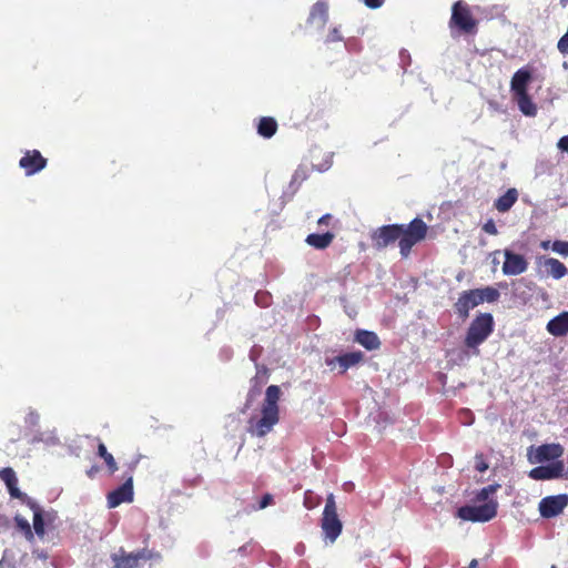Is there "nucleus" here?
Listing matches in <instances>:
<instances>
[{
	"label": "nucleus",
	"instance_id": "obj_33",
	"mask_svg": "<svg viewBox=\"0 0 568 568\" xmlns=\"http://www.w3.org/2000/svg\"><path fill=\"white\" fill-rule=\"evenodd\" d=\"M483 230H484V232H486L487 234H490V235H497L498 234V230L496 227V224H495L494 220H491V219H489L483 225Z\"/></svg>",
	"mask_w": 568,
	"mask_h": 568
},
{
	"label": "nucleus",
	"instance_id": "obj_43",
	"mask_svg": "<svg viewBox=\"0 0 568 568\" xmlns=\"http://www.w3.org/2000/svg\"><path fill=\"white\" fill-rule=\"evenodd\" d=\"M460 418H462V420H463V419H466V420H468V419H467V416H463V417H460Z\"/></svg>",
	"mask_w": 568,
	"mask_h": 568
},
{
	"label": "nucleus",
	"instance_id": "obj_4",
	"mask_svg": "<svg viewBox=\"0 0 568 568\" xmlns=\"http://www.w3.org/2000/svg\"><path fill=\"white\" fill-rule=\"evenodd\" d=\"M494 317L490 313L478 314L469 324L464 343L473 349L475 355L479 354L478 346L483 344L494 331Z\"/></svg>",
	"mask_w": 568,
	"mask_h": 568
},
{
	"label": "nucleus",
	"instance_id": "obj_44",
	"mask_svg": "<svg viewBox=\"0 0 568 568\" xmlns=\"http://www.w3.org/2000/svg\"><path fill=\"white\" fill-rule=\"evenodd\" d=\"M551 568H557V567L554 565V566H551Z\"/></svg>",
	"mask_w": 568,
	"mask_h": 568
},
{
	"label": "nucleus",
	"instance_id": "obj_42",
	"mask_svg": "<svg viewBox=\"0 0 568 568\" xmlns=\"http://www.w3.org/2000/svg\"><path fill=\"white\" fill-rule=\"evenodd\" d=\"M136 464H138V462H134V463L130 466L131 470H133V469H134V467L136 466Z\"/></svg>",
	"mask_w": 568,
	"mask_h": 568
},
{
	"label": "nucleus",
	"instance_id": "obj_1",
	"mask_svg": "<svg viewBox=\"0 0 568 568\" xmlns=\"http://www.w3.org/2000/svg\"><path fill=\"white\" fill-rule=\"evenodd\" d=\"M427 231V224L422 219L415 217L408 224H387L377 227L372 232L371 240L378 251L398 241L399 253L406 258L413 246L426 237Z\"/></svg>",
	"mask_w": 568,
	"mask_h": 568
},
{
	"label": "nucleus",
	"instance_id": "obj_24",
	"mask_svg": "<svg viewBox=\"0 0 568 568\" xmlns=\"http://www.w3.org/2000/svg\"><path fill=\"white\" fill-rule=\"evenodd\" d=\"M513 98L523 114L526 116H535L537 114V105L534 103L528 92L513 95Z\"/></svg>",
	"mask_w": 568,
	"mask_h": 568
},
{
	"label": "nucleus",
	"instance_id": "obj_30",
	"mask_svg": "<svg viewBox=\"0 0 568 568\" xmlns=\"http://www.w3.org/2000/svg\"><path fill=\"white\" fill-rule=\"evenodd\" d=\"M551 250L562 256H568V242L557 240L551 244Z\"/></svg>",
	"mask_w": 568,
	"mask_h": 568
},
{
	"label": "nucleus",
	"instance_id": "obj_40",
	"mask_svg": "<svg viewBox=\"0 0 568 568\" xmlns=\"http://www.w3.org/2000/svg\"><path fill=\"white\" fill-rule=\"evenodd\" d=\"M99 468L97 466H92L90 469L87 470V475L92 478L97 473Z\"/></svg>",
	"mask_w": 568,
	"mask_h": 568
},
{
	"label": "nucleus",
	"instance_id": "obj_7",
	"mask_svg": "<svg viewBox=\"0 0 568 568\" xmlns=\"http://www.w3.org/2000/svg\"><path fill=\"white\" fill-rule=\"evenodd\" d=\"M452 33L456 29L458 33L473 34L477 31V21L473 17L467 3L459 0L453 4L449 20Z\"/></svg>",
	"mask_w": 568,
	"mask_h": 568
},
{
	"label": "nucleus",
	"instance_id": "obj_11",
	"mask_svg": "<svg viewBox=\"0 0 568 568\" xmlns=\"http://www.w3.org/2000/svg\"><path fill=\"white\" fill-rule=\"evenodd\" d=\"M48 160L42 156L38 150H28L19 161V166L24 170L26 175L30 176L47 166Z\"/></svg>",
	"mask_w": 568,
	"mask_h": 568
},
{
	"label": "nucleus",
	"instance_id": "obj_36",
	"mask_svg": "<svg viewBox=\"0 0 568 568\" xmlns=\"http://www.w3.org/2000/svg\"><path fill=\"white\" fill-rule=\"evenodd\" d=\"M557 146L562 152H568V135H565L559 139Z\"/></svg>",
	"mask_w": 568,
	"mask_h": 568
},
{
	"label": "nucleus",
	"instance_id": "obj_37",
	"mask_svg": "<svg viewBox=\"0 0 568 568\" xmlns=\"http://www.w3.org/2000/svg\"><path fill=\"white\" fill-rule=\"evenodd\" d=\"M258 394H260V388L257 387V384H256L248 392L246 406H248V403L252 402L254 399V397L257 396Z\"/></svg>",
	"mask_w": 568,
	"mask_h": 568
},
{
	"label": "nucleus",
	"instance_id": "obj_32",
	"mask_svg": "<svg viewBox=\"0 0 568 568\" xmlns=\"http://www.w3.org/2000/svg\"><path fill=\"white\" fill-rule=\"evenodd\" d=\"M342 40H343V37H342L338 28L335 27L329 30V32L327 34V39H326L327 42H338Z\"/></svg>",
	"mask_w": 568,
	"mask_h": 568
},
{
	"label": "nucleus",
	"instance_id": "obj_16",
	"mask_svg": "<svg viewBox=\"0 0 568 568\" xmlns=\"http://www.w3.org/2000/svg\"><path fill=\"white\" fill-rule=\"evenodd\" d=\"M532 80L531 71L528 68L517 70L510 81V91L513 95L527 93L528 85Z\"/></svg>",
	"mask_w": 568,
	"mask_h": 568
},
{
	"label": "nucleus",
	"instance_id": "obj_28",
	"mask_svg": "<svg viewBox=\"0 0 568 568\" xmlns=\"http://www.w3.org/2000/svg\"><path fill=\"white\" fill-rule=\"evenodd\" d=\"M14 521L18 529H20L23 532L26 539L32 541L34 538V532L32 531L29 521L19 515L14 517Z\"/></svg>",
	"mask_w": 568,
	"mask_h": 568
},
{
	"label": "nucleus",
	"instance_id": "obj_17",
	"mask_svg": "<svg viewBox=\"0 0 568 568\" xmlns=\"http://www.w3.org/2000/svg\"><path fill=\"white\" fill-rule=\"evenodd\" d=\"M328 21V4L326 1L318 0L315 2L310 11L307 22L310 24H317L323 29Z\"/></svg>",
	"mask_w": 568,
	"mask_h": 568
},
{
	"label": "nucleus",
	"instance_id": "obj_2",
	"mask_svg": "<svg viewBox=\"0 0 568 568\" xmlns=\"http://www.w3.org/2000/svg\"><path fill=\"white\" fill-rule=\"evenodd\" d=\"M280 398L281 388L277 385H271L266 388L265 399L261 408V417H251L247 423V432L251 435L264 437L272 432L280 420Z\"/></svg>",
	"mask_w": 568,
	"mask_h": 568
},
{
	"label": "nucleus",
	"instance_id": "obj_8",
	"mask_svg": "<svg viewBox=\"0 0 568 568\" xmlns=\"http://www.w3.org/2000/svg\"><path fill=\"white\" fill-rule=\"evenodd\" d=\"M497 501L489 500L479 506H463L457 510V516L467 521H489L497 515Z\"/></svg>",
	"mask_w": 568,
	"mask_h": 568
},
{
	"label": "nucleus",
	"instance_id": "obj_29",
	"mask_svg": "<svg viewBox=\"0 0 568 568\" xmlns=\"http://www.w3.org/2000/svg\"><path fill=\"white\" fill-rule=\"evenodd\" d=\"M500 486L498 484L488 485L487 487L481 488L477 495L476 500L478 501H485L488 499V497L493 494H495Z\"/></svg>",
	"mask_w": 568,
	"mask_h": 568
},
{
	"label": "nucleus",
	"instance_id": "obj_14",
	"mask_svg": "<svg viewBox=\"0 0 568 568\" xmlns=\"http://www.w3.org/2000/svg\"><path fill=\"white\" fill-rule=\"evenodd\" d=\"M0 479L4 481L12 498L20 499L22 503H26L28 499H30L18 488V478L16 471L11 467H6L0 470Z\"/></svg>",
	"mask_w": 568,
	"mask_h": 568
},
{
	"label": "nucleus",
	"instance_id": "obj_39",
	"mask_svg": "<svg viewBox=\"0 0 568 568\" xmlns=\"http://www.w3.org/2000/svg\"><path fill=\"white\" fill-rule=\"evenodd\" d=\"M331 220H332V215L327 213L318 219L317 224L318 225H327Z\"/></svg>",
	"mask_w": 568,
	"mask_h": 568
},
{
	"label": "nucleus",
	"instance_id": "obj_15",
	"mask_svg": "<svg viewBox=\"0 0 568 568\" xmlns=\"http://www.w3.org/2000/svg\"><path fill=\"white\" fill-rule=\"evenodd\" d=\"M364 359V354L361 351L349 352L342 355H338L334 358L326 359L327 366H333L335 363L338 364L341 368V374L347 372L348 368L356 366Z\"/></svg>",
	"mask_w": 568,
	"mask_h": 568
},
{
	"label": "nucleus",
	"instance_id": "obj_21",
	"mask_svg": "<svg viewBox=\"0 0 568 568\" xmlns=\"http://www.w3.org/2000/svg\"><path fill=\"white\" fill-rule=\"evenodd\" d=\"M24 504H27L32 510H33V532L39 537L43 538L45 534V524L43 519V511L40 508V506L32 500L31 498L28 499Z\"/></svg>",
	"mask_w": 568,
	"mask_h": 568
},
{
	"label": "nucleus",
	"instance_id": "obj_9",
	"mask_svg": "<svg viewBox=\"0 0 568 568\" xmlns=\"http://www.w3.org/2000/svg\"><path fill=\"white\" fill-rule=\"evenodd\" d=\"M567 505L568 496L565 494L547 496L539 501L538 509L542 518H552L561 514Z\"/></svg>",
	"mask_w": 568,
	"mask_h": 568
},
{
	"label": "nucleus",
	"instance_id": "obj_38",
	"mask_svg": "<svg viewBox=\"0 0 568 568\" xmlns=\"http://www.w3.org/2000/svg\"><path fill=\"white\" fill-rule=\"evenodd\" d=\"M463 416H467V418L469 419V420L463 419L464 424H466V425L471 424L474 417H473V414H471V412L469 409H463L460 412V417H463Z\"/></svg>",
	"mask_w": 568,
	"mask_h": 568
},
{
	"label": "nucleus",
	"instance_id": "obj_31",
	"mask_svg": "<svg viewBox=\"0 0 568 568\" xmlns=\"http://www.w3.org/2000/svg\"><path fill=\"white\" fill-rule=\"evenodd\" d=\"M475 459H476V465H475L476 470H478L479 473H484L488 469V464L486 463L483 454H477Z\"/></svg>",
	"mask_w": 568,
	"mask_h": 568
},
{
	"label": "nucleus",
	"instance_id": "obj_13",
	"mask_svg": "<svg viewBox=\"0 0 568 568\" xmlns=\"http://www.w3.org/2000/svg\"><path fill=\"white\" fill-rule=\"evenodd\" d=\"M504 255L503 273L505 275L513 276L526 272L528 262L523 255L516 254L509 250H505Z\"/></svg>",
	"mask_w": 568,
	"mask_h": 568
},
{
	"label": "nucleus",
	"instance_id": "obj_23",
	"mask_svg": "<svg viewBox=\"0 0 568 568\" xmlns=\"http://www.w3.org/2000/svg\"><path fill=\"white\" fill-rule=\"evenodd\" d=\"M517 200L518 191L515 187H511L508 189L505 194H503L495 201L494 206L498 212L505 213L513 207Z\"/></svg>",
	"mask_w": 568,
	"mask_h": 568
},
{
	"label": "nucleus",
	"instance_id": "obj_27",
	"mask_svg": "<svg viewBox=\"0 0 568 568\" xmlns=\"http://www.w3.org/2000/svg\"><path fill=\"white\" fill-rule=\"evenodd\" d=\"M98 456L101 457L110 474H114L118 470V464L112 454H110L103 443L98 445Z\"/></svg>",
	"mask_w": 568,
	"mask_h": 568
},
{
	"label": "nucleus",
	"instance_id": "obj_5",
	"mask_svg": "<svg viewBox=\"0 0 568 568\" xmlns=\"http://www.w3.org/2000/svg\"><path fill=\"white\" fill-rule=\"evenodd\" d=\"M161 559V555L148 548L139 549L135 552H126L120 548L111 555L113 568H140L144 562Z\"/></svg>",
	"mask_w": 568,
	"mask_h": 568
},
{
	"label": "nucleus",
	"instance_id": "obj_12",
	"mask_svg": "<svg viewBox=\"0 0 568 568\" xmlns=\"http://www.w3.org/2000/svg\"><path fill=\"white\" fill-rule=\"evenodd\" d=\"M528 476L535 480H550L564 477V462L556 460L549 465L532 468Z\"/></svg>",
	"mask_w": 568,
	"mask_h": 568
},
{
	"label": "nucleus",
	"instance_id": "obj_18",
	"mask_svg": "<svg viewBox=\"0 0 568 568\" xmlns=\"http://www.w3.org/2000/svg\"><path fill=\"white\" fill-rule=\"evenodd\" d=\"M549 334L559 337L568 334V312H562L551 318L546 326Z\"/></svg>",
	"mask_w": 568,
	"mask_h": 568
},
{
	"label": "nucleus",
	"instance_id": "obj_3",
	"mask_svg": "<svg viewBox=\"0 0 568 568\" xmlns=\"http://www.w3.org/2000/svg\"><path fill=\"white\" fill-rule=\"evenodd\" d=\"M498 297L499 292L490 286L464 291L454 304V310L458 317L466 320L469 316L470 310L485 301L489 303L496 302Z\"/></svg>",
	"mask_w": 568,
	"mask_h": 568
},
{
	"label": "nucleus",
	"instance_id": "obj_41",
	"mask_svg": "<svg viewBox=\"0 0 568 568\" xmlns=\"http://www.w3.org/2000/svg\"><path fill=\"white\" fill-rule=\"evenodd\" d=\"M540 246L544 248V250H548L549 246H550V242L549 241H542L540 243Z\"/></svg>",
	"mask_w": 568,
	"mask_h": 568
},
{
	"label": "nucleus",
	"instance_id": "obj_20",
	"mask_svg": "<svg viewBox=\"0 0 568 568\" xmlns=\"http://www.w3.org/2000/svg\"><path fill=\"white\" fill-rule=\"evenodd\" d=\"M355 342L361 344L367 351L378 349L381 346L379 337L376 333L366 331V329H357L355 332Z\"/></svg>",
	"mask_w": 568,
	"mask_h": 568
},
{
	"label": "nucleus",
	"instance_id": "obj_22",
	"mask_svg": "<svg viewBox=\"0 0 568 568\" xmlns=\"http://www.w3.org/2000/svg\"><path fill=\"white\" fill-rule=\"evenodd\" d=\"M335 235L332 232L323 234L311 233L306 236L305 242L316 250H325L333 243Z\"/></svg>",
	"mask_w": 568,
	"mask_h": 568
},
{
	"label": "nucleus",
	"instance_id": "obj_10",
	"mask_svg": "<svg viewBox=\"0 0 568 568\" xmlns=\"http://www.w3.org/2000/svg\"><path fill=\"white\" fill-rule=\"evenodd\" d=\"M133 497V478L130 475L121 486L106 495L108 507L115 508L123 503H132Z\"/></svg>",
	"mask_w": 568,
	"mask_h": 568
},
{
	"label": "nucleus",
	"instance_id": "obj_35",
	"mask_svg": "<svg viewBox=\"0 0 568 568\" xmlns=\"http://www.w3.org/2000/svg\"><path fill=\"white\" fill-rule=\"evenodd\" d=\"M273 503V496L265 494L260 501V509H264Z\"/></svg>",
	"mask_w": 568,
	"mask_h": 568
},
{
	"label": "nucleus",
	"instance_id": "obj_34",
	"mask_svg": "<svg viewBox=\"0 0 568 568\" xmlns=\"http://www.w3.org/2000/svg\"><path fill=\"white\" fill-rule=\"evenodd\" d=\"M363 2L371 9H378L384 4L385 0H363Z\"/></svg>",
	"mask_w": 568,
	"mask_h": 568
},
{
	"label": "nucleus",
	"instance_id": "obj_26",
	"mask_svg": "<svg viewBox=\"0 0 568 568\" xmlns=\"http://www.w3.org/2000/svg\"><path fill=\"white\" fill-rule=\"evenodd\" d=\"M277 121L272 116H262L257 123V133L264 139H271L277 131Z\"/></svg>",
	"mask_w": 568,
	"mask_h": 568
},
{
	"label": "nucleus",
	"instance_id": "obj_19",
	"mask_svg": "<svg viewBox=\"0 0 568 568\" xmlns=\"http://www.w3.org/2000/svg\"><path fill=\"white\" fill-rule=\"evenodd\" d=\"M564 448L560 444H542L536 450L538 462L552 460L561 457Z\"/></svg>",
	"mask_w": 568,
	"mask_h": 568
},
{
	"label": "nucleus",
	"instance_id": "obj_25",
	"mask_svg": "<svg viewBox=\"0 0 568 568\" xmlns=\"http://www.w3.org/2000/svg\"><path fill=\"white\" fill-rule=\"evenodd\" d=\"M542 265L546 267V271L554 278L559 280L568 274V270L564 263L554 257H547L544 260Z\"/></svg>",
	"mask_w": 568,
	"mask_h": 568
},
{
	"label": "nucleus",
	"instance_id": "obj_6",
	"mask_svg": "<svg viewBox=\"0 0 568 568\" xmlns=\"http://www.w3.org/2000/svg\"><path fill=\"white\" fill-rule=\"evenodd\" d=\"M321 528L325 539H327L331 544H333L342 532L343 524L338 518L335 497L333 494H329L326 498L323 516L321 519Z\"/></svg>",
	"mask_w": 568,
	"mask_h": 568
}]
</instances>
